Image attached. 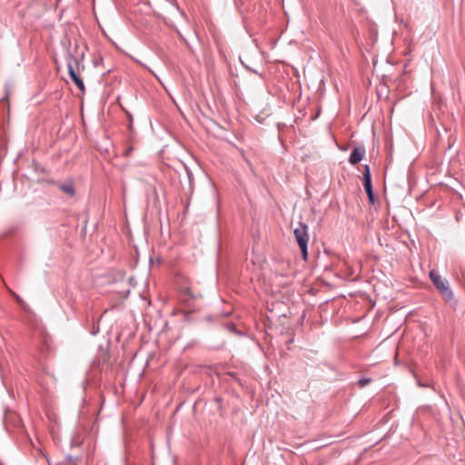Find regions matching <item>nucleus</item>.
<instances>
[{
	"mask_svg": "<svg viewBox=\"0 0 465 465\" xmlns=\"http://www.w3.org/2000/svg\"><path fill=\"white\" fill-rule=\"evenodd\" d=\"M293 234L295 240L301 249L303 261L308 259L307 243L309 241L308 226L302 223H299V227L294 229Z\"/></svg>",
	"mask_w": 465,
	"mask_h": 465,
	"instance_id": "f257e3e1",
	"label": "nucleus"
},
{
	"mask_svg": "<svg viewBox=\"0 0 465 465\" xmlns=\"http://www.w3.org/2000/svg\"><path fill=\"white\" fill-rule=\"evenodd\" d=\"M430 278L446 302L453 301L454 295L447 281L433 271L430 272Z\"/></svg>",
	"mask_w": 465,
	"mask_h": 465,
	"instance_id": "f03ea898",
	"label": "nucleus"
},
{
	"mask_svg": "<svg viewBox=\"0 0 465 465\" xmlns=\"http://www.w3.org/2000/svg\"><path fill=\"white\" fill-rule=\"evenodd\" d=\"M79 65V62L77 59L74 58V57H70L68 59V62H67V66H68V73H69V75L72 79V81L75 84V85L81 90V91H84V82L83 80L78 76L76 71H75V67H77Z\"/></svg>",
	"mask_w": 465,
	"mask_h": 465,
	"instance_id": "7ed1b4c3",
	"label": "nucleus"
},
{
	"mask_svg": "<svg viewBox=\"0 0 465 465\" xmlns=\"http://www.w3.org/2000/svg\"><path fill=\"white\" fill-rule=\"evenodd\" d=\"M365 155V149L363 146H359V147H355L353 148V150L351 151V154H350V157H349V163L351 164H356L358 163H360L362 158L364 157Z\"/></svg>",
	"mask_w": 465,
	"mask_h": 465,
	"instance_id": "20e7f679",
	"label": "nucleus"
},
{
	"mask_svg": "<svg viewBox=\"0 0 465 465\" xmlns=\"http://www.w3.org/2000/svg\"><path fill=\"white\" fill-rule=\"evenodd\" d=\"M363 183H364V189L368 195L369 201L371 203H374L375 196H374V193H373L372 186H371V179H368V178L363 179Z\"/></svg>",
	"mask_w": 465,
	"mask_h": 465,
	"instance_id": "39448f33",
	"label": "nucleus"
},
{
	"mask_svg": "<svg viewBox=\"0 0 465 465\" xmlns=\"http://www.w3.org/2000/svg\"><path fill=\"white\" fill-rule=\"evenodd\" d=\"M180 292L183 295L185 301L197 299L201 296L200 293H194L191 287H181Z\"/></svg>",
	"mask_w": 465,
	"mask_h": 465,
	"instance_id": "423d86ee",
	"label": "nucleus"
},
{
	"mask_svg": "<svg viewBox=\"0 0 465 465\" xmlns=\"http://www.w3.org/2000/svg\"><path fill=\"white\" fill-rule=\"evenodd\" d=\"M59 189L70 196H74L75 194V190L72 183L60 184Z\"/></svg>",
	"mask_w": 465,
	"mask_h": 465,
	"instance_id": "0eeeda50",
	"label": "nucleus"
},
{
	"mask_svg": "<svg viewBox=\"0 0 465 465\" xmlns=\"http://www.w3.org/2000/svg\"><path fill=\"white\" fill-rule=\"evenodd\" d=\"M10 294L15 299V301L19 303L20 306L22 307H25V301L18 295L16 294L14 291H12L11 289H8Z\"/></svg>",
	"mask_w": 465,
	"mask_h": 465,
	"instance_id": "6e6552de",
	"label": "nucleus"
},
{
	"mask_svg": "<svg viewBox=\"0 0 465 465\" xmlns=\"http://www.w3.org/2000/svg\"><path fill=\"white\" fill-rule=\"evenodd\" d=\"M371 382V378H361L358 381L360 387H361V388L365 387L366 385L370 384Z\"/></svg>",
	"mask_w": 465,
	"mask_h": 465,
	"instance_id": "1a4fd4ad",
	"label": "nucleus"
},
{
	"mask_svg": "<svg viewBox=\"0 0 465 465\" xmlns=\"http://www.w3.org/2000/svg\"><path fill=\"white\" fill-rule=\"evenodd\" d=\"M367 177H368V179H371V178L370 167H369V165L366 164L364 166V171H363V179H367Z\"/></svg>",
	"mask_w": 465,
	"mask_h": 465,
	"instance_id": "9d476101",
	"label": "nucleus"
},
{
	"mask_svg": "<svg viewBox=\"0 0 465 465\" xmlns=\"http://www.w3.org/2000/svg\"><path fill=\"white\" fill-rule=\"evenodd\" d=\"M132 151H133V148H132V147H129V148L127 149V151L124 153V156H128V155L131 153V152H132Z\"/></svg>",
	"mask_w": 465,
	"mask_h": 465,
	"instance_id": "9b49d317",
	"label": "nucleus"
}]
</instances>
